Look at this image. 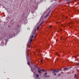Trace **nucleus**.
Masks as SVG:
<instances>
[{
  "label": "nucleus",
  "instance_id": "obj_29",
  "mask_svg": "<svg viewBox=\"0 0 79 79\" xmlns=\"http://www.w3.org/2000/svg\"><path fill=\"white\" fill-rule=\"evenodd\" d=\"M61 70V69H60V70Z\"/></svg>",
  "mask_w": 79,
  "mask_h": 79
},
{
  "label": "nucleus",
  "instance_id": "obj_21",
  "mask_svg": "<svg viewBox=\"0 0 79 79\" xmlns=\"http://www.w3.org/2000/svg\"><path fill=\"white\" fill-rule=\"evenodd\" d=\"M49 27H51V26H49Z\"/></svg>",
  "mask_w": 79,
  "mask_h": 79
},
{
  "label": "nucleus",
  "instance_id": "obj_28",
  "mask_svg": "<svg viewBox=\"0 0 79 79\" xmlns=\"http://www.w3.org/2000/svg\"><path fill=\"white\" fill-rule=\"evenodd\" d=\"M49 12H50V11Z\"/></svg>",
  "mask_w": 79,
  "mask_h": 79
},
{
  "label": "nucleus",
  "instance_id": "obj_25",
  "mask_svg": "<svg viewBox=\"0 0 79 79\" xmlns=\"http://www.w3.org/2000/svg\"><path fill=\"white\" fill-rule=\"evenodd\" d=\"M23 15H24V13L23 14Z\"/></svg>",
  "mask_w": 79,
  "mask_h": 79
},
{
  "label": "nucleus",
  "instance_id": "obj_24",
  "mask_svg": "<svg viewBox=\"0 0 79 79\" xmlns=\"http://www.w3.org/2000/svg\"><path fill=\"white\" fill-rule=\"evenodd\" d=\"M77 60V59H75V61H76V60Z\"/></svg>",
  "mask_w": 79,
  "mask_h": 79
},
{
  "label": "nucleus",
  "instance_id": "obj_20",
  "mask_svg": "<svg viewBox=\"0 0 79 79\" xmlns=\"http://www.w3.org/2000/svg\"><path fill=\"white\" fill-rule=\"evenodd\" d=\"M61 74H59L58 75V76H61Z\"/></svg>",
  "mask_w": 79,
  "mask_h": 79
},
{
  "label": "nucleus",
  "instance_id": "obj_9",
  "mask_svg": "<svg viewBox=\"0 0 79 79\" xmlns=\"http://www.w3.org/2000/svg\"><path fill=\"white\" fill-rule=\"evenodd\" d=\"M69 68H65L64 69V70H67V69H69Z\"/></svg>",
  "mask_w": 79,
  "mask_h": 79
},
{
  "label": "nucleus",
  "instance_id": "obj_11",
  "mask_svg": "<svg viewBox=\"0 0 79 79\" xmlns=\"http://www.w3.org/2000/svg\"><path fill=\"white\" fill-rule=\"evenodd\" d=\"M49 14L48 13V14H47V15H46V16H45V17H48V16H49Z\"/></svg>",
  "mask_w": 79,
  "mask_h": 79
},
{
  "label": "nucleus",
  "instance_id": "obj_15",
  "mask_svg": "<svg viewBox=\"0 0 79 79\" xmlns=\"http://www.w3.org/2000/svg\"><path fill=\"white\" fill-rule=\"evenodd\" d=\"M37 67H37V66H36V65H35V68H37Z\"/></svg>",
  "mask_w": 79,
  "mask_h": 79
},
{
  "label": "nucleus",
  "instance_id": "obj_4",
  "mask_svg": "<svg viewBox=\"0 0 79 79\" xmlns=\"http://www.w3.org/2000/svg\"><path fill=\"white\" fill-rule=\"evenodd\" d=\"M42 71L40 70H38V72L39 73V74H41V71Z\"/></svg>",
  "mask_w": 79,
  "mask_h": 79
},
{
  "label": "nucleus",
  "instance_id": "obj_10",
  "mask_svg": "<svg viewBox=\"0 0 79 79\" xmlns=\"http://www.w3.org/2000/svg\"><path fill=\"white\" fill-rule=\"evenodd\" d=\"M35 76L37 77H39V75L38 74H36Z\"/></svg>",
  "mask_w": 79,
  "mask_h": 79
},
{
  "label": "nucleus",
  "instance_id": "obj_19",
  "mask_svg": "<svg viewBox=\"0 0 79 79\" xmlns=\"http://www.w3.org/2000/svg\"><path fill=\"white\" fill-rule=\"evenodd\" d=\"M41 63H43V61H42V60H41Z\"/></svg>",
  "mask_w": 79,
  "mask_h": 79
},
{
  "label": "nucleus",
  "instance_id": "obj_13",
  "mask_svg": "<svg viewBox=\"0 0 79 79\" xmlns=\"http://www.w3.org/2000/svg\"><path fill=\"white\" fill-rule=\"evenodd\" d=\"M56 55H57V56H59V55L58 54V53H57V52H56Z\"/></svg>",
  "mask_w": 79,
  "mask_h": 79
},
{
  "label": "nucleus",
  "instance_id": "obj_22",
  "mask_svg": "<svg viewBox=\"0 0 79 79\" xmlns=\"http://www.w3.org/2000/svg\"><path fill=\"white\" fill-rule=\"evenodd\" d=\"M2 40V39H0V40Z\"/></svg>",
  "mask_w": 79,
  "mask_h": 79
},
{
  "label": "nucleus",
  "instance_id": "obj_3",
  "mask_svg": "<svg viewBox=\"0 0 79 79\" xmlns=\"http://www.w3.org/2000/svg\"><path fill=\"white\" fill-rule=\"evenodd\" d=\"M47 73H46L44 74V76H43V77L44 78H45V77H48L47 75H46V74H47Z\"/></svg>",
  "mask_w": 79,
  "mask_h": 79
},
{
  "label": "nucleus",
  "instance_id": "obj_7",
  "mask_svg": "<svg viewBox=\"0 0 79 79\" xmlns=\"http://www.w3.org/2000/svg\"><path fill=\"white\" fill-rule=\"evenodd\" d=\"M40 26H38V27H37V31H38V30H39V28H40Z\"/></svg>",
  "mask_w": 79,
  "mask_h": 79
},
{
  "label": "nucleus",
  "instance_id": "obj_27",
  "mask_svg": "<svg viewBox=\"0 0 79 79\" xmlns=\"http://www.w3.org/2000/svg\"><path fill=\"white\" fill-rule=\"evenodd\" d=\"M68 0H66V1H68Z\"/></svg>",
  "mask_w": 79,
  "mask_h": 79
},
{
  "label": "nucleus",
  "instance_id": "obj_2",
  "mask_svg": "<svg viewBox=\"0 0 79 79\" xmlns=\"http://www.w3.org/2000/svg\"><path fill=\"white\" fill-rule=\"evenodd\" d=\"M59 70H53V71L52 72V73L54 76H56V73H57L59 72Z\"/></svg>",
  "mask_w": 79,
  "mask_h": 79
},
{
  "label": "nucleus",
  "instance_id": "obj_8",
  "mask_svg": "<svg viewBox=\"0 0 79 79\" xmlns=\"http://www.w3.org/2000/svg\"><path fill=\"white\" fill-rule=\"evenodd\" d=\"M31 71L32 72H33V70H32V69H33V70H35V68H31Z\"/></svg>",
  "mask_w": 79,
  "mask_h": 79
},
{
  "label": "nucleus",
  "instance_id": "obj_14",
  "mask_svg": "<svg viewBox=\"0 0 79 79\" xmlns=\"http://www.w3.org/2000/svg\"><path fill=\"white\" fill-rule=\"evenodd\" d=\"M44 23V22H42L41 23V24H40V26L41 25H42V24H43V23Z\"/></svg>",
  "mask_w": 79,
  "mask_h": 79
},
{
  "label": "nucleus",
  "instance_id": "obj_1",
  "mask_svg": "<svg viewBox=\"0 0 79 79\" xmlns=\"http://www.w3.org/2000/svg\"><path fill=\"white\" fill-rule=\"evenodd\" d=\"M35 33H36L35 31H32V32L31 33V39H32L33 38H34H34L36 37Z\"/></svg>",
  "mask_w": 79,
  "mask_h": 79
},
{
  "label": "nucleus",
  "instance_id": "obj_12",
  "mask_svg": "<svg viewBox=\"0 0 79 79\" xmlns=\"http://www.w3.org/2000/svg\"><path fill=\"white\" fill-rule=\"evenodd\" d=\"M37 68L38 69H39L40 70H41V71H42V70H41V69H40V68H39L37 67Z\"/></svg>",
  "mask_w": 79,
  "mask_h": 79
},
{
  "label": "nucleus",
  "instance_id": "obj_16",
  "mask_svg": "<svg viewBox=\"0 0 79 79\" xmlns=\"http://www.w3.org/2000/svg\"><path fill=\"white\" fill-rule=\"evenodd\" d=\"M27 29L28 30H30V28L29 27H28Z\"/></svg>",
  "mask_w": 79,
  "mask_h": 79
},
{
  "label": "nucleus",
  "instance_id": "obj_26",
  "mask_svg": "<svg viewBox=\"0 0 79 79\" xmlns=\"http://www.w3.org/2000/svg\"><path fill=\"white\" fill-rule=\"evenodd\" d=\"M48 77H49V75H48Z\"/></svg>",
  "mask_w": 79,
  "mask_h": 79
},
{
  "label": "nucleus",
  "instance_id": "obj_18",
  "mask_svg": "<svg viewBox=\"0 0 79 79\" xmlns=\"http://www.w3.org/2000/svg\"><path fill=\"white\" fill-rule=\"evenodd\" d=\"M43 72L45 71V70H44V69H43Z\"/></svg>",
  "mask_w": 79,
  "mask_h": 79
},
{
  "label": "nucleus",
  "instance_id": "obj_5",
  "mask_svg": "<svg viewBox=\"0 0 79 79\" xmlns=\"http://www.w3.org/2000/svg\"><path fill=\"white\" fill-rule=\"evenodd\" d=\"M33 39H30V45H31V42H32Z\"/></svg>",
  "mask_w": 79,
  "mask_h": 79
},
{
  "label": "nucleus",
  "instance_id": "obj_17",
  "mask_svg": "<svg viewBox=\"0 0 79 79\" xmlns=\"http://www.w3.org/2000/svg\"><path fill=\"white\" fill-rule=\"evenodd\" d=\"M28 65H29V64H30L29 62H28Z\"/></svg>",
  "mask_w": 79,
  "mask_h": 79
},
{
  "label": "nucleus",
  "instance_id": "obj_6",
  "mask_svg": "<svg viewBox=\"0 0 79 79\" xmlns=\"http://www.w3.org/2000/svg\"><path fill=\"white\" fill-rule=\"evenodd\" d=\"M65 27V25L64 24H62V25H61V27Z\"/></svg>",
  "mask_w": 79,
  "mask_h": 79
},
{
  "label": "nucleus",
  "instance_id": "obj_23",
  "mask_svg": "<svg viewBox=\"0 0 79 79\" xmlns=\"http://www.w3.org/2000/svg\"><path fill=\"white\" fill-rule=\"evenodd\" d=\"M62 73H63V72H61V74H62Z\"/></svg>",
  "mask_w": 79,
  "mask_h": 79
}]
</instances>
